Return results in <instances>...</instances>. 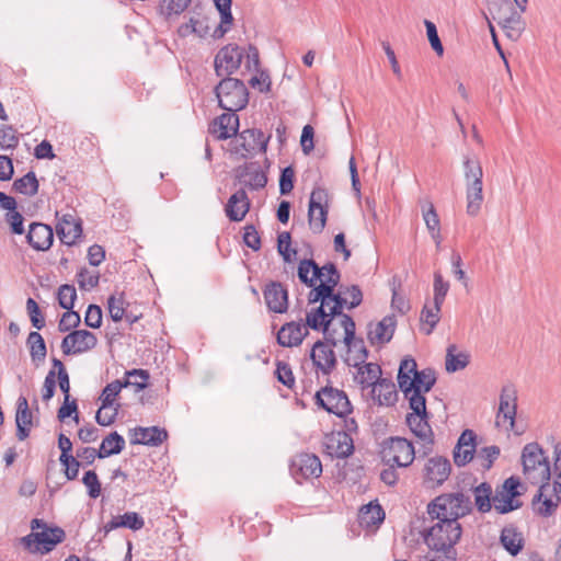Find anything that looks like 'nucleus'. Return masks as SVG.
Masks as SVG:
<instances>
[{"instance_id": "6e6d98bb", "label": "nucleus", "mask_w": 561, "mask_h": 561, "mask_svg": "<svg viewBox=\"0 0 561 561\" xmlns=\"http://www.w3.org/2000/svg\"><path fill=\"white\" fill-rule=\"evenodd\" d=\"M19 145V137L16 130L10 125L0 126V148L14 149Z\"/></svg>"}, {"instance_id": "4be33fe9", "label": "nucleus", "mask_w": 561, "mask_h": 561, "mask_svg": "<svg viewBox=\"0 0 561 561\" xmlns=\"http://www.w3.org/2000/svg\"><path fill=\"white\" fill-rule=\"evenodd\" d=\"M477 435L472 430H465L454 448V461L458 467L469 463L477 451Z\"/></svg>"}, {"instance_id": "58836bf2", "label": "nucleus", "mask_w": 561, "mask_h": 561, "mask_svg": "<svg viewBox=\"0 0 561 561\" xmlns=\"http://www.w3.org/2000/svg\"><path fill=\"white\" fill-rule=\"evenodd\" d=\"M39 183L34 171H28L22 178L15 179L12 188L25 196H34L38 193Z\"/></svg>"}, {"instance_id": "f8f14e48", "label": "nucleus", "mask_w": 561, "mask_h": 561, "mask_svg": "<svg viewBox=\"0 0 561 561\" xmlns=\"http://www.w3.org/2000/svg\"><path fill=\"white\" fill-rule=\"evenodd\" d=\"M290 473L299 484L310 478H319L322 473L321 460L314 454H298L291 459Z\"/></svg>"}, {"instance_id": "aec40b11", "label": "nucleus", "mask_w": 561, "mask_h": 561, "mask_svg": "<svg viewBox=\"0 0 561 561\" xmlns=\"http://www.w3.org/2000/svg\"><path fill=\"white\" fill-rule=\"evenodd\" d=\"M209 133L218 140L237 137L239 131V116L233 112H227L213 119L209 124Z\"/></svg>"}, {"instance_id": "b1692460", "label": "nucleus", "mask_w": 561, "mask_h": 561, "mask_svg": "<svg viewBox=\"0 0 561 561\" xmlns=\"http://www.w3.org/2000/svg\"><path fill=\"white\" fill-rule=\"evenodd\" d=\"M27 243L36 251L48 250L54 241L50 226L42 222H32L26 234Z\"/></svg>"}, {"instance_id": "338daca9", "label": "nucleus", "mask_w": 561, "mask_h": 561, "mask_svg": "<svg viewBox=\"0 0 561 561\" xmlns=\"http://www.w3.org/2000/svg\"><path fill=\"white\" fill-rule=\"evenodd\" d=\"M424 25L426 27V34H427V38L431 44V47L438 56H443L444 46L438 36L436 25L430 20H425Z\"/></svg>"}, {"instance_id": "f03ea898", "label": "nucleus", "mask_w": 561, "mask_h": 561, "mask_svg": "<svg viewBox=\"0 0 561 561\" xmlns=\"http://www.w3.org/2000/svg\"><path fill=\"white\" fill-rule=\"evenodd\" d=\"M523 472L531 484H540L533 504L541 501L543 489L548 486L551 477L550 463L542 447L538 443H528L522 450Z\"/></svg>"}, {"instance_id": "9d476101", "label": "nucleus", "mask_w": 561, "mask_h": 561, "mask_svg": "<svg viewBox=\"0 0 561 561\" xmlns=\"http://www.w3.org/2000/svg\"><path fill=\"white\" fill-rule=\"evenodd\" d=\"M238 139L241 140L240 145L233 150L234 153H240L242 159L253 157L256 152L265 153L272 135H265L259 128H248L243 131H238Z\"/></svg>"}, {"instance_id": "412c9836", "label": "nucleus", "mask_w": 561, "mask_h": 561, "mask_svg": "<svg viewBox=\"0 0 561 561\" xmlns=\"http://www.w3.org/2000/svg\"><path fill=\"white\" fill-rule=\"evenodd\" d=\"M263 296L270 311L284 313L288 309V291L279 282H271L263 289Z\"/></svg>"}, {"instance_id": "f704fd0d", "label": "nucleus", "mask_w": 561, "mask_h": 561, "mask_svg": "<svg viewBox=\"0 0 561 561\" xmlns=\"http://www.w3.org/2000/svg\"><path fill=\"white\" fill-rule=\"evenodd\" d=\"M522 11H512L511 14L497 24L502 27L507 38L518 41L526 28V23L522 16Z\"/></svg>"}, {"instance_id": "c9c22d12", "label": "nucleus", "mask_w": 561, "mask_h": 561, "mask_svg": "<svg viewBox=\"0 0 561 561\" xmlns=\"http://www.w3.org/2000/svg\"><path fill=\"white\" fill-rule=\"evenodd\" d=\"M501 545L513 557L517 556L524 548V537L515 527H504L501 537Z\"/></svg>"}, {"instance_id": "39448f33", "label": "nucleus", "mask_w": 561, "mask_h": 561, "mask_svg": "<svg viewBox=\"0 0 561 561\" xmlns=\"http://www.w3.org/2000/svg\"><path fill=\"white\" fill-rule=\"evenodd\" d=\"M218 105L227 112H238L247 107L249 103V91L240 79L222 78L214 90Z\"/></svg>"}, {"instance_id": "e2e57ef3", "label": "nucleus", "mask_w": 561, "mask_h": 561, "mask_svg": "<svg viewBox=\"0 0 561 561\" xmlns=\"http://www.w3.org/2000/svg\"><path fill=\"white\" fill-rule=\"evenodd\" d=\"M80 323V314L77 311L70 309L62 313L58 323V330L59 332H68L72 329L78 328Z\"/></svg>"}, {"instance_id": "a878e982", "label": "nucleus", "mask_w": 561, "mask_h": 561, "mask_svg": "<svg viewBox=\"0 0 561 561\" xmlns=\"http://www.w3.org/2000/svg\"><path fill=\"white\" fill-rule=\"evenodd\" d=\"M250 206L251 202L247 192L240 188L229 197L225 207L226 216L230 221H241L249 213Z\"/></svg>"}, {"instance_id": "4d7b16f0", "label": "nucleus", "mask_w": 561, "mask_h": 561, "mask_svg": "<svg viewBox=\"0 0 561 561\" xmlns=\"http://www.w3.org/2000/svg\"><path fill=\"white\" fill-rule=\"evenodd\" d=\"M295 184V169L293 165L285 167L280 170L279 174V193L280 195H288L294 190Z\"/></svg>"}, {"instance_id": "2f4dec72", "label": "nucleus", "mask_w": 561, "mask_h": 561, "mask_svg": "<svg viewBox=\"0 0 561 561\" xmlns=\"http://www.w3.org/2000/svg\"><path fill=\"white\" fill-rule=\"evenodd\" d=\"M371 397L378 405L392 407L398 401V392L391 379L383 378L371 389Z\"/></svg>"}, {"instance_id": "5fc2aeb1", "label": "nucleus", "mask_w": 561, "mask_h": 561, "mask_svg": "<svg viewBox=\"0 0 561 561\" xmlns=\"http://www.w3.org/2000/svg\"><path fill=\"white\" fill-rule=\"evenodd\" d=\"M500 451V447L496 445L486 446L477 453V459L481 461V467L484 470H489L493 466L495 459L499 457Z\"/></svg>"}, {"instance_id": "6e6552de", "label": "nucleus", "mask_w": 561, "mask_h": 561, "mask_svg": "<svg viewBox=\"0 0 561 561\" xmlns=\"http://www.w3.org/2000/svg\"><path fill=\"white\" fill-rule=\"evenodd\" d=\"M314 403L319 409L339 417H345L352 413L353 407L347 394L330 385L322 387L314 394Z\"/></svg>"}, {"instance_id": "680f3d73", "label": "nucleus", "mask_w": 561, "mask_h": 561, "mask_svg": "<svg viewBox=\"0 0 561 561\" xmlns=\"http://www.w3.org/2000/svg\"><path fill=\"white\" fill-rule=\"evenodd\" d=\"M26 310L32 325L37 330H42L45 327V318L42 314L39 306L33 298L26 300Z\"/></svg>"}, {"instance_id": "6ab92c4d", "label": "nucleus", "mask_w": 561, "mask_h": 561, "mask_svg": "<svg viewBox=\"0 0 561 561\" xmlns=\"http://www.w3.org/2000/svg\"><path fill=\"white\" fill-rule=\"evenodd\" d=\"M342 295L343 293L340 290L337 291L336 296L330 300L333 302V306L330 308L329 316L332 320L336 317L341 318V325L344 329V343L347 347H351L356 327L353 318L350 314L343 312L347 300Z\"/></svg>"}, {"instance_id": "13d9d810", "label": "nucleus", "mask_w": 561, "mask_h": 561, "mask_svg": "<svg viewBox=\"0 0 561 561\" xmlns=\"http://www.w3.org/2000/svg\"><path fill=\"white\" fill-rule=\"evenodd\" d=\"M348 350L354 351L356 353L353 357V363L351 362V358L346 359L348 366H358L360 364L366 363V359L368 357V350L364 345V341L362 339L356 340L354 337Z\"/></svg>"}, {"instance_id": "ddd939ff", "label": "nucleus", "mask_w": 561, "mask_h": 561, "mask_svg": "<svg viewBox=\"0 0 561 561\" xmlns=\"http://www.w3.org/2000/svg\"><path fill=\"white\" fill-rule=\"evenodd\" d=\"M436 383V374L432 368H425L417 370L414 377L408 381V383L401 389L404 397L410 401L415 398L423 400L426 404V398L424 393H427Z\"/></svg>"}, {"instance_id": "774afa93", "label": "nucleus", "mask_w": 561, "mask_h": 561, "mask_svg": "<svg viewBox=\"0 0 561 561\" xmlns=\"http://www.w3.org/2000/svg\"><path fill=\"white\" fill-rule=\"evenodd\" d=\"M243 242L253 251H259L262 247L261 237L254 225H247L243 228Z\"/></svg>"}, {"instance_id": "dca6fc26", "label": "nucleus", "mask_w": 561, "mask_h": 561, "mask_svg": "<svg viewBox=\"0 0 561 561\" xmlns=\"http://www.w3.org/2000/svg\"><path fill=\"white\" fill-rule=\"evenodd\" d=\"M450 461L443 456H435L427 460L424 467V482L430 488L440 486L450 476Z\"/></svg>"}, {"instance_id": "603ef678", "label": "nucleus", "mask_w": 561, "mask_h": 561, "mask_svg": "<svg viewBox=\"0 0 561 561\" xmlns=\"http://www.w3.org/2000/svg\"><path fill=\"white\" fill-rule=\"evenodd\" d=\"M275 377L280 383L289 389H293L295 386V376L291 367L283 360L276 362Z\"/></svg>"}, {"instance_id": "7ed1b4c3", "label": "nucleus", "mask_w": 561, "mask_h": 561, "mask_svg": "<svg viewBox=\"0 0 561 561\" xmlns=\"http://www.w3.org/2000/svg\"><path fill=\"white\" fill-rule=\"evenodd\" d=\"M472 510L470 496L462 492L443 493L427 505V514L431 518L442 517L457 526H461L459 518L470 514Z\"/></svg>"}, {"instance_id": "c85d7f7f", "label": "nucleus", "mask_w": 561, "mask_h": 561, "mask_svg": "<svg viewBox=\"0 0 561 561\" xmlns=\"http://www.w3.org/2000/svg\"><path fill=\"white\" fill-rule=\"evenodd\" d=\"M327 449L330 455L336 458H347L354 453V442L346 432L332 433L328 438Z\"/></svg>"}, {"instance_id": "37998d69", "label": "nucleus", "mask_w": 561, "mask_h": 561, "mask_svg": "<svg viewBox=\"0 0 561 561\" xmlns=\"http://www.w3.org/2000/svg\"><path fill=\"white\" fill-rule=\"evenodd\" d=\"M128 382L122 380H114L105 386L100 396L101 409H108L114 405L115 398L119 394L123 388H127Z\"/></svg>"}, {"instance_id": "473e14b6", "label": "nucleus", "mask_w": 561, "mask_h": 561, "mask_svg": "<svg viewBox=\"0 0 561 561\" xmlns=\"http://www.w3.org/2000/svg\"><path fill=\"white\" fill-rule=\"evenodd\" d=\"M385 511L377 502H369L359 510L358 523L364 528H377L385 520Z\"/></svg>"}, {"instance_id": "a18cd8bd", "label": "nucleus", "mask_w": 561, "mask_h": 561, "mask_svg": "<svg viewBox=\"0 0 561 561\" xmlns=\"http://www.w3.org/2000/svg\"><path fill=\"white\" fill-rule=\"evenodd\" d=\"M27 344L30 345V354L33 362H44L47 348L43 336L33 331L28 334Z\"/></svg>"}, {"instance_id": "cd10ccee", "label": "nucleus", "mask_w": 561, "mask_h": 561, "mask_svg": "<svg viewBox=\"0 0 561 561\" xmlns=\"http://www.w3.org/2000/svg\"><path fill=\"white\" fill-rule=\"evenodd\" d=\"M308 329L298 322H288L282 325L277 333V343L284 347L298 346L308 334Z\"/></svg>"}, {"instance_id": "423d86ee", "label": "nucleus", "mask_w": 561, "mask_h": 561, "mask_svg": "<svg viewBox=\"0 0 561 561\" xmlns=\"http://www.w3.org/2000/svg\"><path fill=\"white\" fill-rule=\"evenodd\" d=\"M409 407L413 412L407 414V424L411 432L424 443L423 447L431 450L434 444V433L428 424L430 415L426 404L417 397L410 400Z\"/></svg>"}, {"instance_id": "0eeeda50", "label": "nucleus", "mask_w": 561, "mask_h": 561, "mask_svg": "<svg viewBox=\"0 0 561 561\" xmlns=\"http://www.w3.org/2000/svg\"><path fill=\"white\" fill-rule=\"evenodd\" d=\"M331 196L327 188L316 186L308 203V225L314 234L321 233L328 221Z\"/></svg>"}, {"instance_id": "69168bd1", "label": "nucleus", "mask_w": 561, "mask_h": 561, "mask_svg": "<svg viewBox=\"0 0 561 561\" xmlns=\"http://www.w3.org/2000/svg\"><path fill=\"white\" fill-rule=\"evenodd\" d=\"M99 273L91 274L87 267L80 268L77 274V280L80 289L88 290L99 285Z\"/></svg>"}, {"instance_id": "a19ab883", "label": "nucleus", "mask_w": 561, "mask_h": 561, "mask_svg": "<svg viewBox=\"0 0 561 561\" xmlns=\"http://www.w3.org/2000/svg\"><path fill=\"white\" fill-rule=\"evenodd\" d=\"M474 505L480 513H488L492 508V486L482 482L473 489Z\"/></svg>"}, {"instance_id": "393cba45", "label": "nucleus", "mask_w": 561, "mask_h": 561, "mask_svg": "<svg viewBox=\"0 0 561 561\" xmlns=\"http://www.w3.org/2000/svg\"><path fill=\"white\" fill-rule=\"evenodd\" d=\"M56 232L62 243L72 245L82 234L81 220L72 214H65L56 226Z\"/></svg>"}, {"instance_id": "3c124183", "label": "nucleus", "mask_w": 561, "mask_h": 561, "mask_svg": "<svg viewBox=\"0 0 561 561\" xmlns=\"http://www.w3.org/2000/svg\"><path fill=\"white\" fill-rule=\"evenodd\" d=\"M57 299L61 308L66 310L72 309L77 299V291L75 286L69 284L61 285L58 288Z\"/></svg>"}, {"instance_id": "0e129e2a", "label": "nucleus", "mask_w": 561, "mask_h": 561, "mask_svg": "<svg viewBox=\"0 0 561 561\" xmlns=\"http://www.w3.org/2000/svg\"><path fill=\"white\" fill-rule=\"evenodd\" d=\"M449 290V283L444 280L439 272L434 273V302L443 305Z\"/></svg>"}, {"instance_id": "ea45409f", "label": "nucleus", "mask_w": 561, "mask_h": 561, "mask_svg": "<svg viewBox=\"0 0 561 561\" xmlns=\"http://www.w3.org/2000/svg\"><path fill=\"white\" fill-rule=\"evenodd\" d=\"M440 309H442V305H436V302H434V305L432 307L425 305L421 311V314H420V321L422 324L426 325V327H423L422 328V331L426 334V335H430L432 334V332L434 331L435 327L437 325V323L439 322L440 320Z\"/></svg>"}, {"instance_id": "9b49d317", "label": "nucleus", "mask_w": 561, "mask_h": 561, "mask_svg": "<svg viewBox=\"0 0 561 561\" xmlns=\"http://www.w3.org/2000/svg\"><path fill=\"white\" fill-rule=\"evenodd\" d=\"M244 49L237 44H228L219 49L215 56L214 67L218 77H230L241 66Z\"/></svg>"}, {"instance_id": "4468645a", "label": "nucleus", "mask_w": 561, "mask_h": 561, "mask_svg": "<svg viewBox=\"0 0 561 561\" xmlns=\"http://www.w3.org/2000/svg\"><path fill=\"white\" fill-rule=\"evenodd\" d=\"M517 414V390L514 385H505L502 387L500 394L499 411L496 414V425H500L501 419L508 421L510 430L520 435L523 431H518L516 425Z\"/></svg>"}, {"instance_id": "49530a36", "label": "nucleus", "mask_w": 561, "mask_h": 561, "mask_svg": "<svg viewBox=\"0 0 561 561\" xmlns=\"http://www.w3.org/2000/svg\"><path fill=\"white\" fill-rule=\"evenodd\" d=\"M417 373V365L414 358L407 356L404 357L399 366L397 381L400 390L408 383L411 377H414Z\"/></svg>"}, {"instance_id": "4c0bfd02", "label": "nucleus", "mask_w": 561, "mask_h": 561, "mask_svg": "<svg viewBox=\"0 0 561 561\" xmlns=\"http://www.w3.org/2000/svg\"><path fill=\"white\" fill-rule=\"evenodd\" d=\"M470 363V355L467 352H458L455 344L446 350L445 367L448 373H456L465 369Z\"/></svg>"}, {"instance_id": "8fccbe9b", "label": "nucleus", "mask_w": 561, "mask_h": 561, "mask_svg": "<svg viewBox=\"0 0 561 561\" xmlns=\"http://www.w3.org/2000/svg\"><path fill=\"white\" fill-rule=\"evenodd\" d=\"M126 378L122 382H128V387L133 386L136 391L144 390L147 388V381L149 379V373L145 369H131L125 373Z\"/></svg>"}, {"instance_id": "20e7f679", "label": "nucleus", "mask_w": 561, "mask_h": 561, "mask_svg": "<svg viewBox=\"0 0 561 561\" xmlns=\"http://www.w3.org/2000/svg\"><path fill=\"white\" fill-rule=\"evenodd\" d=\"M31 529L32 533L21 539L24 548L31 552L48 553L66 537L62 528L48 527L39 518L32 519Z\"/></svg>"}, {"instance_id": "2eb2a0df", "label": "nucleus", "mask_w": 561, "mask_h": 561, "mask_svg": "<svg viewBox=\"0 0 561 561\" xmlns=\"http://www.w3.org/2000/svg\"><path fill=\"white\" fill-rule=\"evenodd\" d=\"M98 344V337L88 330H73L61 341V351L65 355L82 354L93 350Z\"/></svg>"}, {"instance_id": "bf43d9fd", "label": "nucleus", "mask_w": 561, "mask_h": 561, "mask_svg": "<svg viewBox=\"0 0 561 561\" xmlns=\"http://www.w3.org/2000/svg\"><path fill=\"white\" fill-rule=\"evenodd\" d=\"M82 483L88 489V494L91 499H96L101 494V482L94 470H88L84 472Z\"/></svg>"}, {"instance_id": "c03bdc74", "label": "nucleus", "mask_w": 561, "mask_h": 561, "mask_svg": "<svg viewBox=\"0 0 561 561\" xmlns=\"http://www.w3.org/2000/svg\"><path fill=\"white\" fill-rule=\"evenodd\" d=\"M325 305L320 304L317 308L312 309L307 313L306 317V325L314 331H320V328L323 324H332V319L329 316V312L324 309Z\"/></svg>"}, {"instance_id": "c756f323", "label": "nucleus", "mask_w": 561, "mask_h": 561, "mask_svg": "<svg viewBox=\"0 0 561 561\" xmlns=\"http://www.w3.org/2000/svg\"><path fill=\"white\" fill-rule=\"evenodd\" d=\"M15 424L18 439H26L33 425V414L28 408L27 399L23 396L19 397L16 402Z\"/></svg>"}, {"instance_id": "052dcab7", "label": "nucleus", "mask_w": 561, "mask_h": 561, "mask_svg": "<svg viewBox=\"0 0 561 561\" xmlns=\"http://www.w3.org/2000/svg\"><path fill=\"white\" fill-rule=\"evenodd\" d=\"M462 168H463L465 181H468L470 179H474L478 176H483V170H482L481 163L477 158H471L469 156H465L463 161H462Z\"/></svg>"}, {"instance_id": "72a5a7b5", "label": "nucleus", "mask_w": 561, "mask_h": 561, "mask_svg": "<svg viewBox=\"0 0 561 561\" xmlns=\"http://www.w3.org/2000/svg\"><path fill=\"white\" fill-rule=\"evenodd\" d=\"M355 380L362 386V389L374 388L381 380V367L377 363H364L358 366Z\"/></svg>"}, {"instance_id": "f257e3e1", "label": "nucleus", "mask_w": 561, "mask_h": 561, "mask_svg": "<svg viewBox=\"0 0 561 561\" xmlns=\"http://www.w3.org/2000/svg\"><path fill=\"white\" fill-rule=\"evenodd\" d=\"M431 519L436 520V523L421 531V536L431 552L422 556L419 561H456L457 551L455 546L461 538V526L442 517Z\"/></svg>"}, {"instance_id": "de8ad7c7", "label": "nucleus", "mask_w": 561, "mask_h": 561, "mask_svg": "<svg viewBox=\"0 0 561 561\" xmlns=\"http://www.w3.org/2000/svg\"><path fill=\"white\" fill-rule=\"evenodd\" d=\"M129 304L124 299V293L119 296L111 295L107 299L110 317L114 322L122 321Z\"/></svg>"}, {"instance_id": "09e8293b", "label": "nucleus", "mask_w": 561, "mask_h": 561, "mask_svg": "<svg viewBox=\"0 0 561 561\" xmlns=\"http://www.w3.org/2000/svg\"><path fill=\"white\" fill-rule=\"evenodd\" d=\"M494 503V508L500 514H507L515 510L522 507L523 502L517 499H512V496L500 495V492L496 491L495 495L492 499Z\"/></svg>"}, {"instance_id": "5701e85b", "label": "nucleus", "mask_w": 561, "mask_h": 561, "mask_svg": "<svg viewBox=\"0 0 561 561\" xmlns=\"http://www.w3.org/2000/svg\"><path fill=\"white\" fill-rule=\"evenodd\" d=\"M397 320L394 316H386L377 323L368 324L367 339L371 345H383L391 341Z\"/></svg>"}, {"instance_id": "e433bc0d", "label": "nucleus", "mask_w": 561, "mask_h": 561, "mask_svg": "<svg viewBox=\"0 0 561 561\" xmlns=\"http://www.w3.org/2000/svg\"><path fill=\"white\" fill-rule=\"evenodd\" d=\"M119 454V448H110V450H105L104 445L100 446L99 449L93 447H79L76 450V458L82 462V467L91 466L94 463L96 458H107L112 455Z\"/></svg>"}, {"instance_id": "f3484780", "label": "nucleus", "mask_w": 561, "mask_h": 561, "mask_svg": "<svg viewBox=\"0 0 561 561\" xmlns=\"http://www.w3.org/2000/svg\"><path fill=\"white\" fill-rule=\"evenodd\" d=\"M236 180L255 191L264 188L267 183V176L257 161L239 165L236 169Z\"/></svg>"}, {"instance_id": "a211bd4d", "label": "nucleus", "mask_w": 561, "mask_h": 561, "mask_svg": "<svg viewBox=\"0 0 561 561\" xmlns=\"http://www.w3.org/2000/svg\"><path fill=\"white\" fill-rule=\"evenodd\" d=\"M333 347L329 343L319 340L311 348L310 358L323 375H330L336 367L337 359Z\"/></svg>"}, {"instance_id": "1a4fd4ad", "label": "nucleus", "mask_w": 561, "mask_h": 561, "mask_svg": "<svg viewBox=\"0 0 561 561\" xmlns=\"http://www.w3.org/2000/svg\"><path fill=\"white\" fill-rule=\"evenodd\" d=\"M381 457L388 465L405 468L413 462L415 451L412 443L407 438L390 437L383 444Z\"/></svg>"}, {"instance_id": "bb28decb", "label": "nucleus", "mask_w": 561, "mask_h": 561, "mask_svg": "<svg viewBox=\"0 0 561 561\" xmlns=\"http://www.w3.org/2000/svg\"><path fill=\"white\" fill-rule=\"evenodd\" d=\"M483 176L466 181V211L469 216L476 217L483 204Z\"/></svg>"}, {"instance_id": "864d4df0", "label": "nucleus", "mask_w": 561, "mask_h": 561, "mask_svg": "<svg viewBox=\"0 0 561 561\" xmlns=\"http://www.w3.org/2000/svg\"><path fill=\"white\" fill-rule=\"evenodd\" d=\"M515 10L516 8L511 0H494L490 8L493 19L496 20L497 23L505 20V18Z\"/></svg>"}, {"instance_id": "79ce46f5", "label": "nucleus", "mask_w": 561, "mask_h": 561, "mask_svg": "<svg viewBox=\"0 0 561 561\" xmlns=\"http://www.w3.org/2000/svg\"><path fill=\"white\" fill-rule=\"evenodd\" d=\"M423 219L425 225L431 233V237L435 240L436 245L440 244V221L438 215L435 210V207L432 203H428V208H423Z\"/></svg>"}, {"instance_id": "7c9ffc66", "label": "nucleus", "mask_w": 561, "mask_h": 561, "mask_svg": "<svg viewBox=\"0 0 561 561\" xmlns=\"http://www.w3.org/2000/svg\"><path fill=\"white\" fill-rule=\"evenodd\" d=\"M135 438L130 440L133 445L159 446L168 439V432L158 426L135 428Z\"/></svg>"}]
</instances>
